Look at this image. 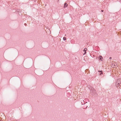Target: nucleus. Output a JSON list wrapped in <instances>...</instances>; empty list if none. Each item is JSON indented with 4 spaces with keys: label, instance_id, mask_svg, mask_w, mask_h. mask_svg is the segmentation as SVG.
I'll return each mask as SVG.
<instances>
[{
    "label": "nucleus",
    "instance_id": "1",
    "mask_svg": "<svg viewBox=\"0 0 121 121\" xmlns=\"http://www.w3.org/2000/svg\"><path fill=\"white\" fill-rule=\"evenodd\" d=\"M117 84L118 85V86L121 85V78H119L117 79Z\"/></svg>",
    "mask_w": 121,
    "mask_h": 121
},
{
    "label": "nucleus",
    "instance_id": "2",
    "mask_svg": "<svg viewBox=\"0 0 121 121\" xmlns=\"http://www.w3.org/2000/svg\"><path fill=\"white\" fill-rule=\"evenodd\" d=\"M91 92L92 93V95H94L96 93V90L94 89H92Z\"/></svg>",
    "mask_w": 121,
    "mask_h": 121
},
{
    "label": "nucleus",
    "instance_id": "3",
    "mask_svg": "<svg viewBox=\"0 0 121 121\" xmlns=\"http://www.w3.org/2000/svg\"><path fill=\"white\" fill-rule=\"evenodd\" d=\"M81 103L82 105H84L86 104V103H87V102L85 101L84 100H82Z\"/></svg>",
    "mask_w": 121,
    "mask_h": 121
},
{
    "label": "nucleus",
    "instance_id": "4",
    "mask_svg": "<svg viewBox=\"0 0 121 121\" xmlns=\"http://www.w3.org/2000/svg\"><path fill=\"white\" fill-rule=\"evenodd\" d=\"M87 107V104H85L83 106L82 108L84 109H85Z\"/></svg>",
    "mask_w": 121,
    "mask_h": 121
},
{
    "label": "nucleus",
    "instance_id": "5",
    "mask_svg": "<svg viewBox=\"0 0 121 121\" xmlns=\"http://www.w3.org/2000/svg\"><path fill=\"white\" fill-rule=\"evenodd\" d=\"M98 72H100V73L99 74V75H101V74H103V72H102V70H101V71H99V70L98 71Z\"/></svg>",
    "mask_w": 121,
    "mask_h": 121
},
{
    "label": "nucleus",
    "instance_id": "6",
    "mask_svg": "<svg viewBox=\"0 0 121 121\" xmlns=\"http://www.w3.org/2000/svg\"><path fill=\"white\" fill-rule=\"evenodd\" d=\"M99 59L101 60L102 61V59H103V58L102 57V56H100L99 57Z\"/></svg>",
    "mask_w": 121,
    "mask_h": 121
},
{
    "label": "nucleus",
    "instance_id": "7",
    "mask_svg": "<svg viewBox=\"0 0 121 121\" xmlns=\"http://www.w3.org/2000/svg\"><path fill=\"white\" fill-rule=\"evenodd\" d=\"M68 6V4H67V3H65L64 4V8H65L66 7Z\"/></svg>",
    "mask_w": 121,
    "mask_h": 121
},
{
    "label": "nucleus",
    "instance_id": "8",
    "mask_svg": "<svg viewBox=\"0 0 121 121\" xmlns=\"http://www.w3.org/2000/svg\"><path fill=\"white\" fill-rule=\"evenodd\" d=\"M87 49L86 48H84V49L83 51L84 52H86V51L87 50Z\"/></svg>",
    "mask_w": 121,
    "mask_h": 121
},
{
    "label": "nucleus",
    "instance_id": "9",
    "mask_svg": "<svg viewBox=\"0 0 121 121\" xmlns=\"http://www.w3.org/2000/svg\"><path fill=\"white\" fill-rule=\"evenodd\" d=\"M63 40L65 41V40H66V38L65 37H64L63 38Z\"/></svg>",
    "mask_w": 121,
    "mask_h": 121
},
{
    "label": "nucleus",
    "instance_id": "10",
    "mask_svg": "<svg viewBox=\"0 0 121 121\" xmlns=\"http://www.w3.org/2000/svg\"><path fill=\"white\" fill-rule=\"evenodd\" d=\"M86 53V52H85L84 53V54H83V55H85V54Z\"/></svg>",
    "mask_w": 121,
    "mask_h": 121
},
{
    "label": "nucleus",
    "instance_id": "11",
    "mask_svg": "<svg viewBox=\"0 0 121 121\" xmlns=\"http://www.w3.org/2000/svg\"><path fill=\"white\" fill-rule=\"evenodd\" d=\"M110 59H112V58L111 57H110L109 58Z\"/></svg>",
    "mask_w": 121,
    "mask_h": 121
},
{
    "label": "nucleus",
    "instance_id": "12",
    "mask_svg": "<svg viewBox=\"0 0 121 121\" xmlns=\"http://www.w3.org/2000/svg\"><path fill=\"white\" fill-rule=\"evenodd\" d=\"M101 11L102 12H103V11H104V10H101Z\"/></svg>",
    "mask_w": 121,
    "mask_h": 121
},
{
    "label": "nucleus",
    "instance_id": "13",
    "mask_svg": "<svg viewBox=\"0 0 121 121\" xmlns=\"http://www.w3.org/2000/svg\"><path fill=\"white\" fill-rule=\"evenodd\" d=\"M24 25L26 26V23H25L24 24Z\"/></svg>",
    "mask_w": 121,
    "mask_h": 121
},
{
    "label": "nucleus",
    "instance_id": "14",
    "mask_svg": "<svg viewBox=\"0 0 121 121\" xmlns=\"http://www.w3.org/2000/svg\"><path fill=\"white\" fill-rule=\"evenodd\" d=\"M0 121H1V120H0Z\"/></svg>",
    "mask_w": 121,
    "mask_h": 121
}]
</instances>
